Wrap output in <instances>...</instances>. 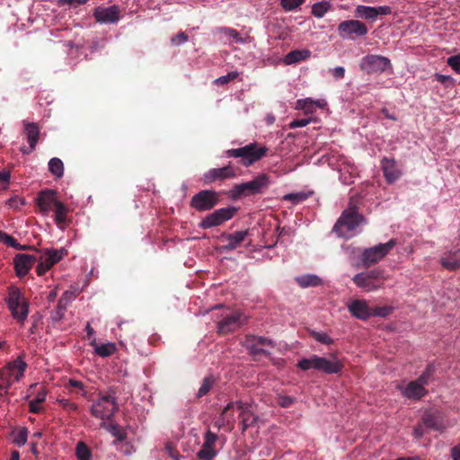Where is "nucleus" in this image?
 <instances>
[{"instance_id":"obj_57","label":"nucleus","mask_w":460,"mask_h":460,"mask_svg":"<svg viewBox=\"0 0 460 460\" xmlns=\"http://www.w3.org/2000/svg\"><path fill=\"white\" fill-rule=\"evenodd\" d=\"M72 298H73V293L66 291L65 293H63L61 297L58 299L57 305L66 310L67 305L71 302Z\"/></svg>"},{"instance_id":"obj_47","label":"nucleus","mask_w":460,"mask_h":460,"mask_svg":"<svg viewBox=\"0 0 460 460\" xmlns=\"http://www.w3.org/2000/svg\"><path fill=\"white\" fill-rule=\"evenodd\" d=\"M217 455V452L215 448L212 447H205L204 445H202L201 449L198 452L197 456L200 459L204 460H212Z\"/></svg>"},{"instance_id":"obj_29","label":"nucleus","mask_w":460,"mask_h":460,"mask_svg":"<svg viewBox=\"0 0 460 460\" xmlns=\"http://www.w3.org/2000/svg\"><path fill=\"white\" fill-rule=\"evenodd\" d=\"M442 266L449 270H456L460 267V249H456V251H450L446 253L441 258Z\"/></svg>"},{"instance_id":"obj_25","label":"nucleus","mask_w":460,"mask_h":460,"mask_svg":"<svg viewBox=\"0 0 460 460\" xmlns=\"http://www.w3.org/2000/svg\"><path fill=\"white\" fill-rule=\"evenodd\" d=\"M38 252L41 253L40 259L43 260V261L47 263L50 269L58 261H60L66 255H67V251L64 248L59 250L46 248L38 250Z\"/></svg>"},{"instance_id":"obj_30","label":"nucleus","mask_w":460,"mask_h":460,"mask_svg":"<svg viewBox=\"0 0 460 460\" xmlns=\"http://www.w3.org/2000/svg\"><path fill=\"white\" fill-rule=\"evenodd\" d=\"M234 406V402H229L226 407H224L221 416L214 422V426L217 428V429H220L222 428L226 427L227 431H232L234 428V420L233 419H230L226 417L228 411L233 409Z\"/></svg>"},{"instance_id":"obj_34","label":"nucleus","mask_w":460,"mask_h":460,"mask_svg":"<svg viewBox=\"0 0 460 460\" xmlns=\"http://www.w3.org/2000/svg\"><path fill=\"white\" fill-rule=\"evenodd\" d=\"M296 283L303 288H310V287H318L322 285V279L314 274H306L298 276L296 279Z\"/></svg>"},{"instance_id":"obj_27","label":"nucleus","mask_w":460,"mask_h":460,"mask_svg":"<svg viewBox=\"0 0 460 460\" xmlns=\"http://www.w3.org/2000/svg\"><path fill=\"white\" fill-rule=\"evenodd\" d=\"M248 230L237 231L233 234H223L222 238L227 241V243L222 246L225 251H233L236 249L248 235Z\"/></svg>"},{"instance_id":"obj_1","label":"nucleus","mask_w":460,"mask_h":460,"mask_svg":"<svg viewBox=\"0 0 460 460\" xmlns=\"http://www.w3.org/2000/svg\"><path fill=\"white\" fill-rule=\"evenodd\" d=\"M5 303L12 316L23 325L29 314V301L22 290L14 286L9 287Z\"/></svg>"},{"instance_id":"obj_61","label":"nucleus","mask_w":460,"mask_h":460,"mask_svg":"<svg viewBox=\"0 0 460 460\" xmlns=\"http://www.w3.org/2000/svg\"><path fill=\"white\" fill-rule=\"evenodd\" d=\"M311 119H293L290 123H289V128H302V127H305L306 125H308L310 123Z\"/></svg>"},{"instance_id":"obj_12","label":"nucleus","mask_w":460,"mask_h":460,"mask_svg":"<svg viewBox=\"0 0 460 460\" xmlns=\"http://www.w3.org/2000/svg\"><path fill=\"white\" fill-rule=\"evenodd\" d=\"M243 346L249 350V353L253 356L264 355L270 357V353L267 350V347L274 348L275 343L270 339L248 334L243 341Z\"/></svg>"},{"instance_id":"obj_53","label":"nucleus","mask_w":460,"mask_h":460,"mask_svg":"<svg viewBox=\"0 0 460 460\" xmlns=\"http://www.w3.org/2000/svg\"><path fill=\"white\" fill-rule=\"evenodd\" d=\"M217 440V435L216 433L211 432L209 429L207 430L204 436V443L205 447H212L215 448V443Z\"/></svg>"},{"instance_id":"obj_20","label":"nucleus","mask_w":460,"mask_h":460,"mask_svg":"<svg viewBox=\"0 0 460 460\" xmlns=\"http://www.w3.org/2000/svg\"><path fill=\"white\" fill-rule=\"evenodd\" d=\"M238 410L240 411L239 419L241 430L244 433L247 429L253 427L257 424L259 417L251 411L250 407L241 402H234Z\"/></svg>"},{"instance_id":"obj_38","label":"nucleus","mask_w":460,"mask_h":460,"mask_svg":"<svg viewBox=\"0 0 460 460\" xmlns=\"http://www.w3.org/2000/svg\"><path fill=\"white\" fill-rule=\"evenodd\" d=\"M12 435L13 436V442L18 447H22L26 444L28 438V429L25 427L19 428L13 430Z\"/></svg>"},{"instance_id":"obj_24","label":"nucleus","mask_w":460,"mask_h":460,"mask_svg":"<svg viewBox=\"0 0 460 460\" xmlns=\"http://www.w3.org/2000/svg\"><path fill=\"white\" fill-rule=\"evenodd\" d=\"M349 312L356 318L367 320L371 316V308L366 300L356 299L348 305Z\"/></svg>"},{"instance_id":"obj_56","label":"nucleus","mask_w":460,"mask_h":460,"mask_svg":"<svg viewBox=\"0 0 460 460\" xmlns=\"http://www.w3.org/2000/svg\"><path fill=\"white\" fill-rule=\"evenodd\" d=\"M295 398L288 395H279L277 398V403L283 407V408H288L295 402Z\"/></svg>"},{"instance_id":"obj_8","label":"nucleus","mask_w":460,"mask_h":460,"mask_svg":"<svg viewBox=\"0 0 460 460\" xmlns=\"http://www.w3.org/2000/svg\"><path fill=\"white\" fill-rule=\"evenodd\" d=\"M219 194L212 190H203L196 193L190 201V207L197 211L211 210L219 203Z\"/></svg>"},{"instance_id":"obj_62","label":"nucleus","mask_w":460,"mask_h":460,"mask_svg":"<svg viewBox=\"0 0 460 460\" xmlns=\"http://www.w3.org/2000/svg\"><path fill=\"white\" fill-rule=\"evenodd\" d=\"M7 205L13 208H19L21 206L24 205V201L21 198L12 197L7 200Z\"/></svg>"},{"instance_id":"obj_48","label":"nucleus","mask_w":460,"mask_h":460,"mask_svg":"<svg viewBox=\"0 0 460 460\" xmlns=\"http://www.w3.org/2000/svg\"><path fill=\"white\" fill-rule=\"evenodd\" d=\"M308 197H309V195L307 193L297 192V193L287 194L284 197V199L286 200L292 201L294 204H298V203H301V202L305 201V199H307Z\"/></svg>"},{"instance_id":"obj_55","label":"nucleus","mask_w":460,"mask_h":460,"mask_svg":"<svg viewBox=\"0 0 460 460\" xmlns=\"http://www.w3.org/2000/svg\"><path fill=\"white\" fill-rule=\"evenodd\" d=\"M447 64L457 74H460V53L447 58Z\"/></svg>"},{"instance_id":"obj_22","label":"nucleus","mask_w":460,"mask_h":460,"mask_svg":"<svg viewBox=\"0 0 460 460\" xmlns=\"http://www.w3.org/2000/svg\"><path fill=\"white\" fill-rule=\"evenodd\" d=\"M24 133L26 136V139L29 143V148L22 147L21 151L23 154H31L36 147V145L39 140L40 136V128L37 123L34 122H25L24 123Z\"/></svg>"},{"instance_id":"obj_46","label":"nucleus","mask_w":460,"mask_h":460,"mask_svg":"<svg viewBox=\"0 0 460 460\" xmlns=\"http://www.w3.org/2000/svg\"><path fill=\"white\" fill-rule=\"evenodd\" d=\"M305 3V0H280L281 7L287 11L290 12L299 7Z\"/></svg>"},{"instance_id":"obj_10","label":"nucleus","mask_w":460,"mask_h":460,"mask_svg":"<svg viewBox=\"0 0 460 460\" xmlns=\"http://www.w3.org/2000/svg\"><path fill=\"white\" fill-rule=\"evenodd\" d=\"M237 208L234 207H226L215 210L207 215L199 223V227L201 229H209L221 226L223 223L232 219Z\"/></svg>"},{"instance_id":"obj_26","label":"nucleus","mask_w":460,"mask_h":460,"mask_svg":"<svg viewBox=\"0 0 460 460\" xmlns=\"http://www.w3.org/2000/svg\"><path fill=\"white\" fill-rule=\"evenodd\" d=\"M381 168L388 183H394L402 175V172L397 168L394 159H389L387 157L383 158L381 161Z\"/></svg>"},{"instance_id":"obj_4","label":"nucleus","mask_w":460,"mask_h":460,"mask_svg":"<svg viewBox=\"0 0 460 460\" xmlns=\"http://www.w3.org/2000/svg\"><path fill=\"white\" fill-rule=\"evenodd\" d=\"M118 410L119 405L113 395L99 393L98 398L90 408V412L92 416L105 421L110 420ZM101 426L106 427L105 422H102Z\"/></svg>"},{"instance_id":"obj_16","label":"nucleus","mask_w":460,"mask_h":460,"mask_svg":"<svg viewBox=\"0 0 460 460\" xmlns=\"http://www.w3.org/2000/svg\"><path fill=\"white\" fill-rule=\"evenodd\" d=\"M58 192L55 190L45 189L37 194L36 204L39 208L40 213L48 216L59 203Z\"/></svg>"},{"instance_id":"obj_21","label":"nucleus","mask_w":460,"mask_h":460,"mask_svg":"<svg viewBox=\"0 0 460 460\" xmlns=\"http://www.w3.org/2000/svg\"><path fill=\"white\" fill-rule=\"evenodd\" d=\"M422 424L429 429L440 431L444 429L443 417L438 410H427L421 418Z\"/></svg>"},{"instance_id":"obj_35","label":"nucleus","mask_w":460,"mask_h":460,"mask_svg":"<svg viewBox=\"0 0 460 460\" xmlns=\"http://www.w3.org/2000/svg\"><path fill=\"white\" fill-rule=\"evenodd\" d=\"M435 371L436 367L434 364H429L423 373L417 379L413 380V382L422 387H425L432 380Z\"/></svg>"},{"instance_id":"obj_40","label":"nucleus","mask_w":460,"mask_h":460,"mask_svg":"<svg viewBox=\"0 0 460 460\" xmlns=\"http://www.w3.org/2000/svg\"><path fill=\"white\" fill-rule=\"evenodd\" d=\"M215 383V380L212 376H208L203 379V382L198 391V397H203L206 395L210 389L212 388L213 385Z\"/></svg>"},{"instance_id":"obj_39","label":"nucleus","mask_w":460,"mask_h":460,"mask_svg":"<svg viewBox=\"0 0 460 460\" xmlns=\"http://www.w3.org/2000/svg\"><path fill=\"white\" fill-rule=\"evenodd\" d=\"M330 9L331 4L329 2H317L312 6V14L317 18H322Z\"/></svg>"},{"instance_id":"obj_43","label":"nucleus","mask_w":460,"mask_h":460,"mask_svg":"<svg viewBox=\"0 0 460 460\" xmlns=\"http://www.w3.org/2000/svg\"><path fill=\"white\" fill-rule=\"evenodd\" d=\"M108 430L111 433L113 437L117 438L119 441H123L127 438L126 432L119 427L117 424H111L107 427Z\"/></svg>"},{"instance_id":"obj_50","label":"nucleus","mask_w":460,"mask_h":460,"mask_svg":"<svg viewBox=\"0 0 460 460\" xmlns=\"http://www.w3.org/2000/svg\"><path fill=\"white\" fill-rule=\"evenodd\" d=\"M66 309L62 308V307H59L58 305H57V307L55 308V310H53L51 313H50V321L52 322L53 324H56L58 323H59L65 316V313H66Z\"/></svg>"},{"instance_id":"obj_11","label":"nucleus","mask_w":460,"mask_h":460,"mask_svg":"<svg viewBox=\"0 0 460 460\" xmlns=\"http://www.w3.org/2000/svg\"><path fill=\"white\" fill-rule=\"evenodd\" d=\"M270 184V176L266 173H261L250 181L235 185V195L249 196L259 194L267 189Z\"/></svg>"},{"instance_id":"obj_17","label":"nucleus","mask_w":460,"mask_h":460,"mask_svg":"<svg viewBox=\"0 0 460 460\" xmlns=\"http://www.w3.org/2000/svg\"><path fill=\"white\" fill-rule=\"evenodd\" d=\"M37 261L38 257L35 255L17 253L13 261L16 276L20 279L25 277Z\"/></svg>"},{"instance_id":"obj_36","label":"nucleus","mask_w":460,"mask_h":460,"mask_svg":"<svg viewBox=\"0 0 460 460\" xmlns=\"http://www.w3.org/2000/svg\"><path fill=\"white\" fill-rule=\"evenodd\" d=\"M94 346V351L100 357H109L116 351V345L114 343L96 344L95 341L92 342Z\"/></svg>"},{"instance_id":"obj_31","label":"nucleus","mask_w":460,"mask_h":460,"mask_svg":"<svg viewBox=\"0 0 460 460\" xmlns=\"http://www.w3.org/2000/svg\"><path fill=\"white\" fill-rule=\"evenodd\" d=\"M310 56L311 51L309 49H295L285 56L284 62L287 65H292L306 60Z\"/></svg>"},{"instance_id":"obj_42","label":"nucleus","mask_w":460,"mask_h":460,"mask_svg":"<svg viewBox=\"0 0 460 460\" xmlns=\"http://www.w3.org/2000/svg\"><path fill=\"white\" fill-rule=\"evenodd\" d=\"M58 403L69 413L78 412V405L75 402H70L68 399H58Z\"/></svg>"},{"instance_id":"obj_2","label":"nucleus","mask_w":460,"mask_h":460,"mask_svg":"<svg viewBox=\"0 0 460 460\" xmlns=\"http://www.w3.org/2000/svg\"><path fill=\"white\" fill-rule=\"evenodd\" d=\"M297 367L305 371L314 369L326 375H332L340 373L343 368V363L334 355H332V359L312 355L308 358L299 360Z\"/></svg>"},{"instance_id":"obj_28","label":"nucleus","mask_w":460,"mask_h":460,"mask_svg":"<svg viewBox=\"0 0 460 460\" xmlns=\"http://www.w3.org/2000/svg\"><path fill=\"white\" fill-rule=\"evenodd\" d=\"M54 211V219L55 223L59 228H64L66 225H67L70 220H68L67 216L70 213L69 208L59 201L57 206L52 210Z\"/></svg>"},{"instance_id":"obj_52","label":"nucleus","mask_w":460,"mask_h":460,"mask_svg":"<svg viewBox=\"0 0 460 460\" xmlns=\"http://www.w3.org/2000/svg\"><path fill=\"white\" fill-rule=\"evenodd\" d=\"M435 79L438 83L444 84L446 87H452L456 84V80L450 75L436 74Z\"/></svg>"},{"instance_id":"obj_58","label":"nucleus","mask_w":460,"mask_h":460,"mask_svg":"<svg viewBox=\"0 0 460 460\" xmlns=\"http://www.w3.org/2000/svg\"><path fill=\"white\" fill-rule=\"evenodd\" d=\"M188 40L189 36L184 31H181L177 33L175 36L172 37L171 43L172 45H181L187 42Z\"/></svg>"},{"instance_id":"obj_5","label":"nucleus","mask_w":460,"mask_h":460,"mask_svg":"<svg viewBox=\"0 0 460 460\" xmlns=\"http://www.w3.org/2000/svg\"><path fill=\"white\" fill-rule=\"evenodd\" d=\"M246 323L247 316L241 311L226 310L217 322V332L221 336H226L239 330Z\"/></svg>"},{"instance_id":"obj_37","label":"nucleus","mask_w":460,"mask_h":460,"mask_svg":"<svg viewBox=\"0 0 460 460\" xmlns=\"http://www.w3.org/2000/svg\"><path fill=\"white\" fill-rule=\"evenodd\" d=\"M49 170L57 178H61L64 174V164L59 158H51L49 162Z\"/></svg>"},{"instance_id":"obj_54","label":"nucleus","mask_w":460,"mask_h":460,"mask_svg":"<svg viewBox=\"0 0 460 460\" xmlns=\"http://www.w3.org/2000/svg\"><path fill=\"white\" fill-rule=\"evenodd\" d=\"M238 76V73L234 71V72H230L228 73L227 75H222L218 78H217L215 81H214V84H217V85H219V84H228L229 82L234 80L236 77Z\"/></svg>"},{"instance_id":"obj_15","label":"nucleus","mask_w":460,"mask_h":460,"mask_svg":"<svg viewBox=\"0 0 460 460\" xmlns=\"http://www.w3.org/2000/svg\"><path fill=\"white\" fill-rule=\"evenodd\" d=\"M237 176L236 169L232 163L221 168H212L206 172L202 176L204 184H211L216 181H223Z\"/></svg>"},{"instance_id":"obj_18","label":"nucleus","mask_w":460,"mask_h":460,"mask_svg":"<svg viewBox=\"0 0 460 460\" xmlns=\"http://www.w3.org/2000/svg\"><path fill=\"white\" fill-rule=\"evenodd\" d=\"M391 12V7L387 5L378 7L358 5L355 10L357 17L372 21H375L379 15H388Z\"/></svg>"},{"instance_id":"obj_13","label":"nucleus","mask_w":460,"mask_h":460,"mask_svg":"<svg viewBox=\"0 0 460 460\" xmlns=\"http://www.w3.org/2000/svg\"><path fill=\"white\" fill-rule=\"evenodd\" d=\"M362 220L363 217L358 213L357 208L355 207L349 208L342 212L333 226V231L339 235H343L344 234L341 231L342 227H345L348 231H352Z\"/></svg>"},{"instance_id":"obj_33","label":"nucleus","mask_w":460,"mask_h":460,"mask_svg":"<svg viewBox=\"0 0 460 460\" xmlns=\"http://www.w3.org/2000/svg\"><path fill=\"white\" fill-rule=\"evenodd\" d=\"M11 367L12 373L14 375V381H19L23 376L27 368V363L22 356H19L16 359L7 363Z\"/></svg>"},{"instance_id":"obj_44","label":"nucleus","mask_w":460,"mask_h":460,"mask_svg":"<svg viewBox=\"0 0 460 460\" xmlns=\"http://www.w3.org/2000/svg\"><path fill=\"white\" fill-rule=\"evenodd\" d=\"M297 108L304 110L305 113H313L315 111L314 102L310 99L298 100Z\"/></svg>"},{"instance_id":"obj_45","label":"nucleus","mask_w":460,"mask_h":460,"mask_svg":"<svg viewBox=\"0 0 460 460\" xmlns=\"http://www.w3.org/2000/svg\"><path fill=\"white\" fill-rule=\"evenodd\" d=\"M310 336L320 343L330 345L333 343V340L329 337L325 332H319L316 331H311Z\"/></svg>"},{"instance_id":"obj_23","label":"nucleus","mask_w":460,"mask_h":460,"mask_svg":"<svg viewBox=\"0 0 460 460\" xmlns=\"http://www.w3.org/2000/svg\"><path fill=\"white\" fill-rule=\"evenodd\" d=\"M397 389L404 397L413 401H419L428 394V390L425 387L417 385L413 381L409 382L406 386L398 385Z\"/></svg>"},{"instance_id":"obj_19","label":"nucleus","mask_w":460,"mask_h":460,"mask_svg":"<svg viewBox=\"0 0 460 460\" xmlns=\"http://www.w3.org/2000/svg\"><path fill=\"white\" fill-rule=\"evenodd\" d=\"M93 17L102 23L117 22L119 19V8L118 5L96 7L93 11Z\"/></svg>"},{"instance_id":"obj_32","label":"nucleus","mask_w":460,"mask_h":460,"mask_svg":"<svg viewBox=\"0 0 460 460\" xmlns=\"http://www.w3.org/2000/svg\"><path fill=\"white\" fill-rule=\"evenodd\" d=\"M13 380L14 375L12 373L11 367L6 364L0 369V392H4L6 394Z\"/></svg>"},{"instance_id":"obj_59","label":"nucleus","mask_w":460,"mask_h":460,"mask_svg":"<svg viewBox=\"0 0 460 460\" xmlns=\"http://www.w3.org/2000/svg\"><path fill=\"white\" fill-rule=\"evenodd\" d=\"M391 313V308L387 306L379 307L376 306L371 309V316L385 317Z\"/></svg>"},{"instance_id":"obj_9","label":"nucleus","mask_w":460,"mask_h":460,"mask_svg":"<svg viewBox=\"0 0 460 460\" xmlns=\"http://www.w3.org/2000/svg\"><path fill=\"white\" fill-rule=\"evenodd\" d=\"M339 36L343 40H355L367 34L366 24L358 20H346L337 27Z\"/></svg>"},{"instance_id":"obj_49","label":"nucleus","mask_w":460,"mask_h":460,"mask_svg":"<svg viewBox=\"0 0 460 460\" xmlns=\"http://www.w3.org/2000/svg\"><path fill=\"white\" fill-rule=\"evenodd\" d=\"M66 387H72L78 390V392L81 394V395L84 398H87L88 393L85 391V385L83 382L75 380V379H70L68 381V384Z\"/></svg>"},{"instance_id":"obj_6","label":"nucleus","mask_w":460,"mask_h":460,"mask_svg":"<svg viewBox=\"0 0 460 460\" xmlns=\"http://www.w3.org/2000/svg\"><path fill=\"white\" fill-rule=\"evenodd\" d=\"M386 279L385 270L376 268L371 270L356 274L352 281L354 284L367 292L376 291L384 287Z\"/></svg>"},{"instance_id":"obj_41","label":"nucleus","mask_w":460,"mask_h":460,"mask_svg":"<svg viewBox=\"0 0 460 460\" xmlns=\"http://www.w3.org/2000/svg\"><path fill=\"white\" fill-rule=\"evenodd\" d=\"M76 456L80 460H90L91 451L84 442H79L76 445Z\"/></svg>"},{"instance_id":"obj_14","label":"nucleus","mask_w":460,"mask_h":460,"mask_svg":"<svg viewBox=\"0 0 460 460\" xmlns=\"http://www.w3.org/2000/svg\"><path fill=\"white\" fill-rule=\"evenodd\" d=\"M359 66L367 74L383 73L391 67V61L380 55H367L361 59Z\"/></svg>"},{"instance_id":"obj_7","label":"nucleus","mask_w":460,"mask_h":460,"mask_svg":"<svg viewBox=\"0 0 460 460\" xmlns=\"http://www.w3.org/2000/svg\"><path fill=\"white\" fill-rule=\"evenodd\" d=\"M395 244V240L391 239L385 243H379L376 246L364 249L360 255L362 265L365 268H369L372 265L379 262L391 252Z\"/></svg>"},{"instance_id":"obj_64","label":"nucleus","mask_w":460,"mask_h":460,"mask_svg":"<svg viewBox=\"0 0 460 460\" xmlns=\"http://www.w3.org/2000/svg\"><path fill=\"white\" fill-rule=\"evenodd\" d=\"M47 396V391L44 387H40V389L37 392L35 399L33 401L38 403H42L45 402Z\"/></svg>"},{"instance_id":"obj_51","label":"nucleus","mask_w":460,"mask_h":460,"mask_svg":"<svg viewBox=\"0 0 460 460\" xmlns=\"http://www.w3.org/2000/svg\"><path fill=\"white\" fill-rule=\"evenodd\" d=\"M222 31L226 35L229 36L232 39V40L234 42H235V43H242L243 44L245 41L244 39L240 36L239 32L236 30H234V29H232V28H223Z\"/></svg>"},{"instance_id":"obj_63","label":"nucleus","mask_w":460,"mask_h":460,"mask_svg":"<svg viewBox=\"0 0 460 460\" xmlns=\"http://www.w3.org/2000/svg\"><path fill=\"white\" fill-rule=\"evenodd\" d=\"M331 74L332 75V76L337 79V80H340V79H342L344 78L345 76V69L343 66H337L333 69L331 70Z\"/></svg>"},{"instance_id":"obj_60","label":"nucleus","mask_w":460,"mask_h":460,"mask_svg":"<svg viewBox=\"0 0 460 460\" xmlns=\"http://www.w3.org/2000/svg\"><path fill=\"white\" fill-rule=\"evenodd\" d=\"M39 263L36 267V272H37V275L41 277L43 276L48 270H50L49 266H48L47 263H45L43 261V260H40V258H38V261H37Z\"/></svg>"},{"instance_id":"obj_3","label":"nucleus","mask_w":460,"mask_h":460,"mask_svg":"<svg viewBox=\"0 0 460 460\" xmlns=\"http://www.w3.org/2000/svg\"><path fill=\"white\" fill-rule=\"evenodd\" d=\"M267 152V147L254 142L242 147L226 150L225 155L227 158H240V164L244 167H249L266 156Z\"/></svg>"}]
</instances>
